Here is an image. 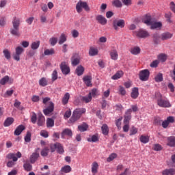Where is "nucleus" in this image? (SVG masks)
Wrapping results in <instances>:
<instances>
[{"instance_id":"1","label":"nucleus","mask_w":175,"mask_h":175,"mask_svg":"<svg viewBox=\"0 0 175 175\" xmlns=\"http://www.w3.org/2000/svg\"><path fill=\"white\" fill-rule=\"evenodd\" d=\"M10 32L14 36H21L20 33V19L16 16L14 17L12 21V27L10 29Z\"/></svg>"},{"instance_id":"2","label":"nucleus","mask_w":175,"mask_h":175,"mask_svg":"<svg viewBox=\"0 0 175 175\" xmlns=\"http://www.w3.org/2000/svg\"><path fill=\"white\" fill-rule=\"evenodd\" d=\"M155 98L157 100V105L159 107H172V104L167 100L162 98V94L159 92L155 93Z\"/></svg>"},{"instance_id":"3","label":"nucleus","mask_w":175,"mask_h":175,"mask_svg":"<svg viewBox=\"0 0 175 175\" xmlns=\"http://www.w3.org/2000/svg\"><path fill=\"white\" fill-rule=\"evenodd\" d=\"M85 113V108H77L75 110H74L72 113V116L70 119V121L71 122H76V121H79L80 118H81V116Z\"/></svg>"},{"instance_id":"4","label":"nucleus","mask_w":175,"mask_h":175,"mask_svg":"<svg viewBox=\"0 0 175 175\" xmlns=\"http://www.w3.org/2000/svg\"><path fill=\"white\" fill-rule=\"evenodd\" d=\"M83 9H84L85 12H90V10L88 3H87L85 1L80 0L76 5V10L77 13H81V12H83Z\"/></svg>"},{"instance_id":"5","label":"nucleus","mask_w":175,"mask_h":175,"mask_svg":"<svg viewBox=\"0 0 175 175\" xmlns=\"http://www.w3.org/2000/svg\"><path fill=\"white\" fill-rule=\"evenodd\" d=\"M133 33L137 36V38H139L140 39H146L150 36V33H148L147 30L143 29L135 31L133 32Z\"/></svg>"},{"instance_id":"6","label":"nucleus","mask_w":175,"mask_h":175,"mask_svg":"<svg viewBox=\"0 0 175 175\" xmlns=\"http://www.w3.org/2000/svg\"><path fill=\"white\" fill-rule=\"evenodd\" d=\"M7 158L8 159H12V161H9L7 163V166L8 167H13V166H14V165H16V163H14V162H17L18 161V158L17 157H16V154L14 153H10L7 155Z\"/></svg>"},{"instance_id":"7","label":"nucleus","mask_w":175,"mask_h":175,"mask_svg":"<svg viewBox=\"0 0 175 175\" xmlns=\"http://www.w3.org/2000/svg\"><path fill=\"white\" fill-rule=\"evenodd\" d=\"M60 69L62 70V73L66 76L70 73V67H69V64L66 62H62L60 65Z\"/></svg>"},{"instance_id":"8","label":"nucleus","mask_w":175,"mask_h":175,"mask_svg":"<svg viewBox=\"0 0 175 175\" xmlns=\"http://www.w3.org/2000/svg\"><path fill=\"white\" fill-rule=\"evenodd\" d=\"M24 53V48L21 46H18L15 49V53L13 54V58L15 61H20V56Z\"/></svg>"},{"instance_id":"9","label":"nucleus","mask_w":175,"mask_h":175,"mask_svg":"<svg viewBox=\"0 0 175 175\" xmlns=\"http://www.w3.org/2000/svg\"><path fill=\"white\" fill-rule=\"evenodd\" d=\"M112 25L115 31H118V27L124 28V27H125V21L122 19L114 20L113 21Z\"/></svg>"},{"instance_id":"10","label":"nucleus","mask_w":175,"mask_h":175,"mask_svg":"<svg viewBox=\"0 0 175 175\" xmlns=\"http://www.w3.org/2000/svg\"><path fill=\"white\" fill-rule=\"evenodd\" d=\"M139 80L142 81H147L150 77V71L148 69L142 70L139 74Z\"/></svg>"},{"instance_id":"11","label":"nucleus","mask_w":175,"mask_h":175,"mask_svg":"<svg viewBox=\"0 0 175 175\" xmlns=\"http://www.w3.org/2000/svg\"><path fill=\"white\" fill-rule=\"evenodd\" d=\"M54 111V103L49 102V106L46 109L43 110V113L45 116H49V114H51V113H53Z\"/></svg>"},{"instance_id":"12","label":"nucleus","mask_w":175,"mask_h":175,"mask_svg":"<svg viewBox=\"0 0 175 175\" xmlns=\"http://www.w3.org/2000/svg\"><path fill=\"white\" fill-rule=\"evenodd\" d=\"M46 122V118L43 116L42 113H40L38 114V118H37V125L38 126H43Z\"/></svg>"},{"instance_id":"13","label":"nucleus","mask_w":175,"mask_h":175,"mask_svg":"<svg viewBox=\"0 0 175 175\" xmlns=\"http://www.w3.org/2000/svg\"><path fill=\"white\" fill-rule=\"evenodd\" d=\"M154 18H152L150 15L146 14L142 19V23L146 25H151L154 23Z\"/></svg>"},{"instance_id":"14","label":"nucleus","mask_w":175,"mask_h":175,"mask_svg":"<svg viewBox=\"0 0 175 175\" xmlns=\"http://www.w3.org/2000/svg\"><path fill=\"white\" fill-rule=\"evenodd\" d=\"M132 109H129L125 113L124 119V124H129V121L132 118Z\"/></svg>"},{"instance_id":"15","label":"nucleus","mask_w":175,"mask_h":175,"mask_svg":"<svg viewBox=\"0 0 175 175\" xmlns=\"http://www.w3.org/2000/svg\"><path fill=\"white\" fill-rule=\"evenodd\" d=\"M173 122H174V118L173 116H169L167 118L166 120L162 122V126L166 129L169 126V124H173Z\"/></svg>"},{"instance_id":"16","label":"nucleus","mask_w":175,"mask_h":175,"mask_svg":"<svg viewBox=\"0 0 175 175\" xmlns=\"http://www.w3.org/2000/svg\"><path fill=\"white\" fill-rule=\"evenodd\" d=\"M96 20L97 23L101 25H106L107 24V19H106V18L103 15H98L96 16Z\"/></svg>"},{"instance_id":"17","label":"nucleus","mask_w":175,"mask_h":175,"mask_svg":"<svg viewBox=\"0 0 175 175\" xmlns=\"http://www.w3.org/2000/svg\"><path fill=\"white\" fill-rule=\"evenodd\" d=\"M72 135L73 133L72 132V130L70 129H64L62 132V139H65V136L72 137Z\"/></svg>"},{"instance_id":"18","label":"nucleus","mask_w":175,"mask_h":175,"mask_svg":"<svg viewBox=\"0 0 175 175\" xmlns=\"http://www.w3.org/2000/svg\"><path fill=\"white\" fill-rule=\"evenodd\" d=\"M23 131H25V126L21 124L16 127L14 132L15 136H20L23 133Z\"/></svg>"},{"instance_id":"19","label":"nucleus","mask_w":175,"mask_h":175,"mask_svg":"<svg viewBox=\"0 0 175 175\" xmlns=\"http://www.w3.org/2000/svg\"><path fill=\"white\" fill-rule=\"evenodd\" d=\"M153 42L154 44H159L161 43V37L158 33H155L152 35Z\"/></svg>"},{"instance_id":"20","label":"nucleus","mask_w":175,"mask_h":175,"mask_svg":"<svg viewBox=\"0 0 175 175\" xmlns=\"http://www.w3.org/2000/svg\"><path fill=\"white\" fill-rule=\"evenodd\" d=\"M161 40H169L173 38V33L169 32H165L161 35Z\"/></svg>"},{"instance_id":"21","label":"nucleus","mask_w":175,"mask_h":175,"mask_svg":"<svg viewBox=\"0 0 175 175\" xmlns=\"http://www.w3.org/2000/svg\"><path fill=\"white\" fill-rule=\"evenodd\" d=\"M131 96L133 99H137L139 98V88H133L131 93Z\"/></svg>"},{"instance_id":"22","label":"nucleus","mask_w":175,"mask_h":175,"mask_svg":"<svg viewBox=\"0 0 175 175\" xmlns=\"http://www.w3.org/2000/svg\"><path fill=\"white\" fill-rule=\"evenodd\" d=\"M109 55L111 59H113V61H117V59H118V52H117V50L116 49L111 50L109 52Z\"/></svg>"},{"instance_id":"23","label":"nucleus","mask_w":175,"mask_h":175,"mask_svg":"<svg viewBox=\"0 0 175 175\" xmlns=\"http://www.w3.org/2000/svg\"><path fill=\"white\" fill-rule=\"evenodd\" d=\"M150 25V29H157L158 28L162 27V23L161 22H156L155 19Z\"/></svg>"},{"instance_id":"24","label":"nucleus","mask_w":175,"mask_h":175,"mask_svg":"<svg viewBox=\"0 0 175 175\" xmlns=\"http://www.w3.org/2000/svg\"><path fill=\"white\" fill-rule=\"evenodd\" d=\"M167 146L170 147H175V137L171 136L167 137Z\"/></svg>"},{"instance_id":"25","label":"nucleus","mask_w":175,"mask_h":175,"mask_svg":"<svg viewBox=\"0 0 175 175\" xmlns=\"http://www.w3.org/2000/svg\"><path fill=\"white\" fill-rule=\"evenodd\" d=\"M91 80H92V77L91 76H85L83 77V81L87 87H91V85H92Z\"/></svg>"},{"instance_id":"26","label":"nucleus","mask_w":175,"mask_h":175,"mask_svg":"<svg viewBox=\"0 0 175 175\" xmlns=\"http://www.w3.org/2000/svg\"><path fill=\"white\" fill-rule=\"evenodd\" d=\"M98 53H99V51H98V49L91 46L89 50V55L90 57H94V55H98Z\"/></svg>"},{"instance_id":"27","label":"nucleus","mask_w":175,"mask_h":175,"mask_svg":"<svg viewBox=\"0 0 175 175\" xmlns=\"http://www.w3.org/2000/svg\"><path fill=\"white\" fill-rule=\"evenodd\" d=\"M38 158H39V153L38 152H33L30 157L31 163H35V161H38Z\"/></svg>"},{"instance_id":"28","label":"nucleus","mask_w":175,"mask_h":175,"mask_svg":"<svg viewBox=\"0 0 175 175\" xmlns=\"http://www.w3.org/2000/svg\"><path fill=\"white\" fill-rule=\"evenodd\" d=\"M85 68L83 67V66L79 65L76 68V73L77 76H82V75L84 73Z\"/></svg>"},{"instance_id":"29","label":"nucleus","mask_w":175,"mask_h":175,"mask_svg":"<svg viewBox=\"0 0 175 175\" xmlns=\"http://www.w3.org/2000/svg\"><path fill=\"white\" fill-rule=\"evenodd\" d=\"M163 175H174L175 174V170L173 168L166 169L162 172Z\"/></svg>"},{"instance_id":"30","label":"nucleus","mask_w":175,"mask_h":175,"mask_svg":"<svg viewBox=\"0 0 175 175\" xmlns=\"http://www.w3.org/2000/svg\"><path fill=\"white\" fill-rule=\"evenodd\" d=\"M122 76H124V72L122 71H118L113 76L111 77L112 80H118L121 79Z\"/></svg>"},{"instance_id":"31","label":"nucleus","mask_w":175,"mask_h":175,"mask_svg":"<svg viewBox=\"0 0 175 175\" xmlns=\"http://www.w3.org/2000/svg\"><path fill=\"white\" fill-rule=\"evenodd\" d=\"M13 122H14V119H13V118H8L5 120L3 125L5 127L10 126V125H12V124H13Z\"/></svg>"},{"instance_id":"32","label":"nucleus","mask_w":175,"mask_h":175,"mask_svg":"<svg viewBox=\"0 0 175 175\" xmlns=\"http://www.w3.org/2000/svg\"><path fill=\"white\" fill-rule=\"evenodd\" d=\"M49 81H47V79L46 77H42L39 80V85L40 87H46L48 85Z\"/></svg>"},{"instance_id":"33","label":"nucleus","mask_w":175,"mask_h":175,"mask_svg":"<svg viewBox=\"0 0 175 175\" xmlns=\"http://www.w3.org/2000/svg\"><path fill=\"white\" fill-rule=\"evenodd\" d=\"M60 172L61 173H70L72 172V167L70 165H65L62 167Z\"/></svg>"},{"instance_id":"34","label":"nucleus","mask_w":175,"mask_h":175,"mask_svg":"<svg viewBox=\"0 0 175 175\" xmlns=\"http://www.w3.org/2000/svg\"><path fill=\"white\" fill-rule=\"evenodd\" d=\"M92 100V96H91V94H89L88 96H83L81 98V101L85 102V103H90Z\"/></svg>"},{"instance_id":"35","label":"nucleus","mask_w":175,"mask_h":175,"mask_svg":"<svg viewBox=\"0 0 175 175\" xmlns=\"http://www.w3.org/2000/svg\"><path fill=\"white\" fill-rule=\"evenodd\" d=\"M78 129L80 132H85L88 129V124L86 123H83L82 124L78 126Z\"/></svg>"},{"instance_id":"36","label":"nucleus","mask_w":175,"mask_h":175,"mask_svg":"<svg viewBox=\"0 0 175 175\" xmlns=\"http://www.w3.org/2000/svg\"><path fill=\"white\" fill-rule=\"evenodd\" d=\"M98 167H99L98 163L94 162L92 164V173H94V174L98 173Z\"/></svg>"},{"instance_id":"37","label":"nucleus","mask_w":175,"mask_h":175,"mask_svg":"<svg viewBox=\"0 0 175 175\" xmlns=\"http://www.w3.org/2000/svg\"><path fill=\"white\" fill-rule=\"evenodd\" d=\"M70 98V94H69V93H66L62 98L63 105H67L68 102H69Z\"/></svg>"},{"instance_id":"38","label":"nucleus","mask_w":175,"mask_h":175,"mask_svg":"<svg viewBox=\"0 0 175 175\" xmlns=\"http://www.w3.org/2000/svg\"><path fill=\"white\" fill-rule=\"evenodd\" d=\"M159 61L161 62H165L167 59V55L165 53H161L157 56Z\"/></svg>"},{"instance_id":"39","label":"nucleus","mask_w":175,"mask_h":175,"mask_svg":"<svg viewBox=\"0 0 175 175\" xmlns=\"http://www.w3.org/2000/svg\"><path fill=\"white\" fill-rule=\"evenodd\" d=\"M139 140L141 143H144V144H146V143H148V142H150V137L146 135H141Z\"/></svg>"},{"instance_id":"40","label":"nucleus","mask_w":175,"mask_h":175,"mask_svg":"<svg viewBox=\"0 0 175 175\" xmlns=\"http://www.w3.org/2000/svg\"><path fill=\"white\" fill-rule=\"evenodd\" d=\"M40 46V41L33 42L31 44V49L32 50H38Z\"/></svg>"},{"instance_id":"41","label":"nucleus","mask_w":175,"mask_h":175,"mask_svg":"<svg viewBox=\"0 0 175 175\" xmlns=\"http://www.w3.org/2000/svg\"><path fill=\"white\" fill-rule=\"evenodd\" d=\"M44 55H53V54H55V50L53 48L50 49H46L44 51Z\"/></svg>"},{"instance_id":"42","label":"nucleus","mask_w":175,"mask_h":175,"mask_svg":"<svg viewBox=\"0 0 175 175\" xmlns=\"http://www.w3.org/2000/svg\"><path fill=\"white\" fill-rule=\"evenodd\" d=\"M102 133L106 136L109 135V126L107 124H103L101 127Z\"/></svg>"},{"instance_id":"43","label":"nucleus","mask_w":175,"mask_h":175,"mask_svg":"<svg viewBox=\"0 0 175 175\" xmlns=\"http://www.w3.org/2000/svg\"><path fill=\"white\" fill-rule=\"evenodd\" d=\"M3 54L4 55V57L6 59H10V58L12 57L10 51H9L8 49H4L3 51Z\"/></svg>"},{"instance_id":"44","label":"nucleus","mask_w":175,"mask_h":175,"mask_svg":"<svg viewBox=\"0 0 175 175\" xmlns=\"http://www.w3.org/2000/svg\"><path fill=\"white\" fill-rule=\"evenodd\" d=\"M66 40H67V39H66V36L65 35V33H62L59 37V44H64V43H65V42H66Z\"/></svg>"},{"instance_id":"45","label":"nucleus","mask_w":175,"mask_h":175,"mask_svg":"<svg viewBox=\"0 0 175 175\" xmlns=\"http://www.w3.org/2000/svg\"><path fill=\"white\" fill-rule=\"evenodd\" d=\"M56 149L57 150V152L59 154H64V146L59 143H56Z\"/></svg>"},{"instance_id":"46","label":"nucleus","mask_w":175,"mask_h":175,"mask_svg":"<svg viewBox=\"0 0 175 175\" xmlns=\"http://www.w3.org/2000/svg\"><path fill=\"white\" fill-rule=\"evenodd\" d=\"M154 80L157 83H161V81H163V75L162 73H159L154 77Z\"/></svg>"},{"instance_id":"47","label":"nucleus","mask_w":175,"mask_h":175,"mask_svg":"<svg viewBox=\"0 0 175 175\" xmlns=\"http://www.w3.org/2000/svg\"><path fill=\"white\" fill-rule=\"evenodd\" d=\"M46 126L47 128H53L54 126V120L52 118L46 119Z\"/></svg>"},{"instance_id":"48","label":"nucleus","mask_w":175,"mask_h":175,"mask_svg":"<svg viewBox=\"0 0 175 175\" xmlns=\"http://www.w3.org/2000/svg\"><path fill=\"white\" fill-rule=\"evenodd\" d=\"M131 54L134 55H137V54H140V48L139 47H134L131 49Z\"/></svg>"},{"instance_id":"49","label":"nucleus","mask_w":175,"mask_h":175,"mask_svg":"<svg viewBox=\"0 0 175 175\" xmlns=\"http://www.w3.org/2000/svg\"><path fill=\"white\" fill-rule=\"evenodd\" d=\"M58 42V38L56 37H52L49 39V43L51 46H55Z\"/></svg>"},{"instance_id":"50","label":"nucleus","mask_w":175,"mask_h":175,"mask_svg":"<svg viewBox=\"0 0 175 175\" xmlns=\"http://www.w3.org/2000/svg\"><path fill=\"white\" fill-rule=\"evenodd\" d=\"M23 167L26 172H31V170H32V165L29 163H25Z\"/></svg>"},{"instance_id":"51","label":"nucleus","mask_w":175,"mask_h":175,"mask_svg":"<svg viewBox=\"0 0 175 175\" xmlns=\"http://www.w3.org/2000/svg\"><path fill=\"white\" fill-rule=\"evenodd\" d=\"M10 77L9 76L6 75L3 78H2L0 80V84L1 85H5V84H6L8 83V81H9Z\"/></svg>"},{"instance_id":"52","label":"nucleus","mask_w":175,"mask_h":175,"mask_svg":"<svg viewBox=\"0 0 175 175\" xmlns=\"http://www.w3.org/2000/svg\"><path fill=\"white\" fill-rule=\"evenodd\" d=\"M71 61L73 66H76L80 64V59L77 57L75 58V57H72Z\"/></svg>"},{"instance_id":"53","label":"nucleus","mask_w":175,"mask_h":175,"mask_svg":"<svg viewBox=\"0 0 175 175\" xmlns=\"http://www.w3.org/2000/svg\"><path fill=\"white\" fill-rule=\"evenodd\" d=\"M50 151V149L47 147L44 148L42 151H41V155L42 157H47L49 155V152Z\"/></svg>"},{"instance_id":"54","label":"nucleus","mask_w":175,"mask_h":175,"mask_svg":"<svg viewBox=\"0 0 175 175\" xmlns=\"http://www.w3.org/2000/svg\"><path fill=\"white\" fill-rule=\"evenodd\" d=\"M98 140H99V138L96 135H93L92 137L88 138V142H92V143H96Z\"/></svg>"},{"instance_id":"55","label":"nucleus","mask_w":175,"mask_h":175,"mask_svg":"<svg viewBox=\"0 0 175 175\" xmlns=\"http://www.w3.org/2000/svg\"><path fill=\"white\" fill-rule=\"evenodd\" d=\"M117 158V154L116 153H112L109 155V157L107 159V161L108 162H111V161H114Z\"/></svg>"},{"instance_id":"56","label":"nucleus","mask_w":175,"mask_h":175,"mask_svg":"<svg viewBox=\"0 0 175 175\" xmlns=\"http://www.w3.org/2000/svg\"><path fill=\"white\" fill-rule=\"evenodd\" d=\"M31 132L27 131L25 137V142L26 143H29V142H31Z\"/></svg>"},{"instance_id":"57","label":"nucleus","mask_w":175,"mask_h":175,"mask_svg":"<svg viewBox=\"0 0 175 175\" xmlns=\"http://www.w3.org/2000/svg\"><path fill=\"white\" fill-rule=\"evenodd\" d=\"M112 3L116 8H121L122 6V3L120 0H114Z\"/></svg>"},{"instance_id":"58","label":"nucleus","mask_w":175,"mask_h":175,"mask_svg":"<svg viewBox=\"0 0 175 175\" xmlns=\"http://www.w3.org/2000/svg\"><path fill=\"white\" fill-rule=\"evenodd\" d=\"M14 107L18 109V110H23V108L20 107L21 106V102L18 101L17 99L15 100V103H14Z\"/></svg>"},{"instance_id":"59","label":"nucleus","mask_w":175,"mask_h":175,"mask_svg":"<svg viewBox=\"0 0 175 175\" xmlns=\"http://www.w3.org/2000/svg\"><path fill=\"white\" fill-rule=\"evenodd\" d=\"M58 79V72L55 70L52 73V81H55Z\"/></svg>"},{"instance_id":"60","label":"nucleus","mask_w":175,"mask_h":175,"mask_svg":"<svg viewBox=\"0 0 175 175\" xmlns=\"http://www.w3.org/2000/svg\"><path fill=\"white\" fill-rule=\"evenodd\" d=\"M38 120V116H36V113H33L31 117V121L32 124H36V121Z\"/></svg>"},{"instance_id":"61","label":"nucleus","mask_w":175,"mask_h":175,"mask_svg":"<svg viewBox=\"0 0 175 175\" xmlns=\"http://www.w3.org/2000/svg\"><path fill=\"white\" fill-rule=\"evenodd\" d=\"M119 94L122 96L126 95V91L125 90V88H124L122 86H120L119 87Z\"/></svg>"},{"instance_id":"62","label":"nucleus","mask_w":175,"mask_h":175,"mask_svg":"<svg viewBox=\"0 0 175 175\" xmlns=\"http://www.w3.org/2000/svg\"><path fill=\"white\" fill-rule=\"evenodd\" d=\"M98 90L96 88H94L92 90L91 92H90L89 94H90V96H93L95 97L96 96V95H98Z\"/></svg>"},{"instance_id":"63","label":"nucleus","mask_w":175,"mask_h":175,"mask_svg":"<svg viewBox=\"0 0 175 175\" xmlns=\"http://www.w3.org/2000/svg\"><path fill=\"white\" fill-rule=\"evenodd\" d=\"M71 33H72V38H74L75 39H76V38H79V31L74 29L71 31Z\"/></svg>"},{"instance_id":"64","label":"nucleus","mask_w":175,"mask_h":175,"mask_svg":"<svg viewBox=\"0 0 175 175\" xmlns=\"http://www.w3.org/2000/svg\"><path fill=\"white\" fill-rule=\"evenodd\" d=\"M170 9L175 14V3L173 1H171L170 3Z\"/></svg>"}]
</instances>
